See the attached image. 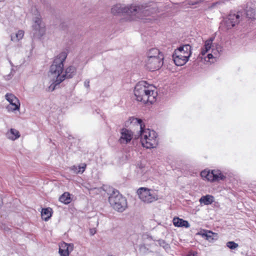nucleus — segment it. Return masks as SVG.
<instances>
[{"mask_svg": "<svg viewBox=\"0 0 256 256\" xmlns=\"http://www.w3.org/2000/svg\"><path fill=\"white\" fill-rule=\"evenodd\" d=\"M96 230L95 228L90 229V234L92 236L94 235L96 233Z\"/></svg>", "mask_w": 256, "mask_h": 256, "instance_id": "c9c22d12", "label": "nucleus"}, {"mask_svg": "<svg viewBox=\"0 0 256 256\" xmlns=\"http://www.w3.org/2000/svg\"><path fill=\"white\" fill-rule=\"evenodd\" d=\"M220 48V51L221 52V51H222V48ZM216 49H217V51H218V53H219V52H219V50H218L219 48H216Z\"/></svg>", "mask_w": 256, "mask_h": 256, "instance_id": "a19ab883", "label": "nucleus"}, {"mask_svg": "<svg viewBox=\"0 0 256 256\" xmlns=\"http://www.w3.org/2000/svg\"><path fill=\"white\" fill-rule=\"evenodd\" d=\"M214 201V197L211 195H206L200 198L199 202L200 204H204L205 205H208L212 204Z\"/></svg>", "mask_w": 256, "mask_h": 256, "instance_id": "4be33fe9", "label": "nucleus"}, {"mask_svg": "<svg viewBox=\"0 0 256 256\" xmlns=\"http://www.w3.org/2000/svg\"><path fill=\"white\" fill-rule=\"evenodd\" d=\"M129 124H133L140 126V130H142L144 129V125L143 124L142 120L138 118L134 117L130 118L128 120L127 122H126V125L128 126Z\"/></svg>", "mask_w": 256, "mask_h": 256, "instance_id": "f3484780", "label": "nucleus"}, {"mask_svg": "<svg viewBox=\"0 0 256 256\" xmlns=\"http://www.w3.org/2000/svg\"><path fill=\"white\" fill-rule=\"evenodd\" d=\"M84 86H85V87L88 88L90 86L89 85V81H85L84 83Z\"/></svg>", "mask_w": 256, "mask_h": 256, "instance_id": "4c0bfd02", "label": "nucleus"}, {"mask_svg": "<svg viewBox=\"0 0 256 256\" xmlns=\"http://www.w3.org/2000/svg\"><path fill=\"white\" fill-rule=\"evenodd\" d=\"M62 248H66L68 250V253L72 251L74 249V244H66L64 242L62 244Z\"/></svg>", "mask_w": 256, "mask_h": 256, "instance_id": "c756f323", "label": "nucleus"}, {"mask_svg": "<svg viewBox=\"0 0 256 256\" xmlns=\"http://www.w3.org/2000/svg\"><path fill=\"white\" fill-rule=\"evenodd\" d=\"M108 202L112 208L118 212H123L128 206L126 198L116 189H113L110 194Z\"/></svg>", "mask_w": 256, "mask_h": 256, "instance_id": "39448f33", "label": "nucleus"}, {"mask_svg": "<svg viewBox=\"0 0 256 256\" xmlns=\"http://www.w3.org/2000/svg\"><path fill=\"white\" fill-rule=\"evenodd\" d=\"M245 14L248 18L252 20L256 19V8L248 6V4L244 10Z\"/></svg>", "mask_w": 256, "mask_h": 256, "instance_id": "a211bd4d", "label": "nucleus"}, {"mask_svg": "<svg viewBox=\"0 0 256 256\" xmlns=\"http://www.w3.org/2000/svg\"><path fill=\"white\" fill-rule=\"evenodd\" d=\"M60 202L64 204H68L70 202V194L68 192H64L59 198Z\"/></svg>", "mask_w": 256, "mask_h": 256, "instance_id": "393cba45", "label": "nucleus"}, {"mask_svg": "<svg viewBox=\"0 0 256 256\" xmlns=\"http://www.w3.org/2000/svg\"><path fill=\"white\" fill-rule=\"evenodd\" d=\"M134 94L136 101L152 104L156 101L157 92L155 86L148 84L146 81H139L135 86Z\"/></svg>", "mask_w": 256, "mask_h": 256, "instance_id": "f03ea898", "label": "nucleus"}, {"mask_svg": "<svg viewBox=\"0 0 256 256\" xmlns=\"http://www.w3.org/2000/svg\"><path fill=\"white\" fill-rule=\"evenodd\" d=\"M198 253L196 252H190L186 256H197Z\"/></svg>", "mask_w": 256, "mask_h": 256, "instance_id": "f704fd0d", "label": "nucleus"}, {"mask_svg": "<svg viewBox=\"0 0 256 256\" xmlns=\"http://www.w3.org/2000/svg\"><path fill=\"white\" fill-rule=\"evenodd\" d=\"M141 143L146 148H155L158 144L157 134L153 130L144 129L140 131Z\"/></svg>", "mask_w": 256, "mask_h": 256, "instance_id": "423d86ee", "label": "nucleus"}, {"mask_svg": "<svg viewBox=\"0 0 256 256\" xmlns=\"http://www.w3.org/2000/svg\"><path fill=\"white\" fill-rule=\"evenodd\" d=\"M164 55H160L158 58H147L146 60V66L150 71L158 70L163 65Z\"/></svg>", "mask_w": 256, "mask_h": 256, "instance_id": "1a4fd4ad", "label": "nucleus"}, {"mask_svg": "<svg viewBox=\"0 0 256 256\" xmlns=\"http://www.w3.org/2000/svg\"><path fill=\"white\" fill-rule=\"evenodd\" d=\"M200 2H202L201 0H200V1H196V2H189V4L190 5H194V4H198Z\"/></svg>", "mask_w": 256, "mask_h": 256, "instance_id": "e433bc0d", "label": "nucleus"}, {"mask_svg": "<svg viewBox=\"0 0 256 256\" xmlns=\"http://www.w3.org/2000/svg\"><path fill=\"white\" fill-rule=\"evenodd\" d=\"M10 64L13 67L14 66H13V64H12V62H10Z\"/></svg>", "mask_w": 256, "mask_h": 256, "instance_id": "79ce46f5", "label": "nucleus"}, {"mask_svg": "<svg viewBox=\"0 0 256 256\" xmlns=\"http://www.w3.org/2000/svg\"><path fill=\"white\" fill-rule=\"evenodd\" d=\"M62 248H66L68 250V253L72 251L74 249V244H66L64 242L62 244Z\"/></svg>", "mask_w": 256, "mask_h": 256, "instance_id": "c85d7f7f", "label": "nucleus"}, {"mask_svg": "<svg viewBox=\"0 0 256 256\" xmlns=\"http://www.w3.org/2000/svg\"><path fill=\"white\" fill-rule=\"evenodd\" d=\"M70 169L72 170L76 174H78L80 173V172H81V170H78V166H72Z\"/></svg>", "mask_w": 256, "mask_h": 256, "instance_id": "2f4dec72", "label": "nucleus"}, {"mask_svg": "<svg viewBox=\"0 0 256 256\" xmlns=\"http://www.w3.org/2000/svg\"><path fill=\"white\" fill-rule=\"evenodd\" d=\"M24 36V31L19 30L16 33L10 35L11 40L15 42H18L20 40L22 39Z\"/></svg>", "mask_w": 256, "mask_h": 256, "instance_id": "b1692460", "label": "nucleus"}, {"mask_svg": "<svg viewBox=\"0 0 256 256\" xmlns=\"http://www.w3.org/2000/svg\"><path fill=\"white\" fill-rule=\"evenodd\" d=\"M59 254L61 256H69L68 250L66 248H62V244L60 246Z\"/></svg>", "mask_w": 256, "mask_h": 256, "instance_id": "bb28decb", "label": "nucleus"}, {"mask_svg": "<svg viewBox=\"0 0 256 256\" xmlns=\"http://www.w3.org/2000/svg\"><path fill=\"white\" fill-rule=\"evenodd\" d=\"M201 176L211 182L223 180L226 178V176L220 170H215L212 172L206 170L202 171L201 172Z\"/></svg>", "mask_w": 256, "mask_h": 256, "instance_id": "9b49d317", "label": "nucleus"}, {"mask_svg": "<svg viewBox=\"0 0 256 256\" xmlns=\"http://www.w3.org/2000/svg\"><path fill=\"white\" fill-rule=\"evenodd\" d=\"M62 81H46L44 86L46 92H51L59 88L60 84Z\"/></svg>", "mask_w": 256, "mask_h": 256, "instance_id": "2eb2a0df", "label": "nucleus"}, {"mask_svg": "<svg viewBox=\"0 0 256 256\" xmlns=\"http://www.w3.org/2000/svg\"><path fill=\"white\" fill-rule=\"evenodd\" d=\"M14 70L13 68H12V70H11V72H10V76L11 74H13L12 73L13 72H14Z\"/></svg>", "mask_w": 256, "mask_h": 256, "instance_id": "ea45409f", "label": "nucleus"}, {"mask_svg": "<svg viewBox=\"0 0 256 256\" xmlns=\"http://www.w3.org/2000/svg\"><path fill=\"white\" fill-rule=\"evenodd\" d=\"M173 224L175 226L189 228L190 225L187 220L178 218H174L173 219Z\"/></svg>", "mask_w": 256, "mask_h": 256, "instance_id": "6ab92c4d", "label": "nucleus"}, {"mask_svg": "<svg viewBox=\"0 0 256 256\" xmlns=\"http://www.w3.org/2000/svg\"><path fill=\"white\" fill-rule=\"evenodd\" d=\"M192 47L188 44H184L175 50L172 58L175 64L178 66L184 65L192 54Z\"/></svg>", "mask_w": 256, "mask_h": 256, "instance_id": "20e7f679", "label": "nucleus"}, {"mask_svg": "<svg viewBox=\"0 0 256 256\" xmlns=\"http://www.w3.org/2000/svg\"><path fill=\"white\" fill-rule=\"evenodd\" d=\"M6 100L10 102L6 108L9 112L18 110L20 108V102L18 99L13 94L7 93L5 95Z\"/></svg>", "mask_w": 256, "mask_h": 256, "instance_id": "9d476101", "label": "nucleus"}, {"mask_svg": "<svg viewBox=\"0 0 256 256\" xmlns=\"http://www.w3.org/2000/svg\"><path fill=\"white\" fill-rule=\"evenodd\" d=\"M239 18L240 16L238 14L230 12L220 22V28L223 31L232 28L238 24Z\"/></svg>", "mask_w": 256, "mask_h": 256, "instance_id": "6e6552de", "label": "nucleus"}, {"mask_svg": "<svg viewBox=\"0 0 256 256\" xmlns=\"http://www.w3.org/2000/svg\"><path fill=\"white\" fill-rule=\"evenodd\" d=\"M67 56L66 52H62L54 59L48 72V76L51 80H65L72 78L76 75V68L72 66L68 67L63 72L64 62Z\"/></svg>", "mask_w": 256, "mask_h": 256, "instance_id": "f257e3e1", "label": "nucleus"}, {"mask_svg": "<svg viewBox=\"0 0 256 256\" xmlns=\"http://www.w3.org/2000/svg\"><path fill=\"white\" fill-rule=\"evenodd\" d=\"M36 12L35 16L33 18L34 24H32L33 30L35 31L34 34H38L42 36L44 32V28L42 26V18L38 12L36 10H34Z\"/></svg>", "mask_w": 256, "mask_h": 256, "instance_id": "f8f14e48", "label": "nucleus"}, {"mask_svg": "<svg viewBox=\"0 0 256 256\" xmlns=\"http://www.w3.org/2000/svg\"><path fill=\"white\" fill-rule=\"evenodd\" d=\"M140 248V250L144 254H147L148 252H150V251L149 250L148 248H146V247L145 246H142Z\"/></svg>", "mask_w": 256, "mask_h": 256, "instance_id": "473e14b6", "label": "nucleus"}, {"mask_svg": "<svg viewBox=\"0 0 256 256\" xmlns=\"http://www.w3.org/2000/svg\"><path fill=\"white\" fill-rule=\"evenodd\" d=\"M207 58H208V60H210V59L213 58L214 56L212 54H208L207 56Z\"/></svg>", "mask_w": 256, "mask_h": 256, "instance_id": "58836bf2", "label": "nucleus"}, {"mask_svg": "<svg viewBox=\"0 0 256 256\" xmlns=\"http://www.w3.org/2000/svg\"><path fill=\"white\" fill-rule=\"evenodd\" d=\"M214 40V38H210L205 42L204 46L201 48L200 54L202 56H204L210 50Z\"/></svg>", "mask_w": 256, "mask_h": 256, "instance_id": "aec40b11", "label": "nucleus"}, {"mask_svg": "<svg viewBox=\"0 0 256 256\" xmlns=\"http://www.w3.org/2000/svg\"><path fill=\"white\" fill-rule=\"evenodd\" d=\"M223 3H224V2L222 1H218V2H214V3H213L212 4V8H214V7L216 6L218 4H223Z\"/></svg>", "mask_w": 256, "mask_h": 256, "instance_id": "72a5a7b5", "label": "nucleus"}, {"mask_svg": "<svg viewBox=\"0 0 256 256\" xmlns=\"http://www.w3.org/2000/svg\"><path fill=\"white\" fill-rule=\"evenodd\" d=\"M6 138L12 140H15L20 136V132L15 128H10L6 134Z\"/></svg>", "mask_w": 256, "mask_h": 256, "instance_id": "dca6fc26", "label": "nucleus"}, {"mask_svg": "<svg viewBox=\"0 0 256 256\" xmlns=\"http://www.w3.org/2000/svg\"><path fill=\"white\" fill-rule=\"evenodd\" d=\"M147 55V58H158L160 55H163V54L158 48H152L148 50Z\"/></svg>", "mask_w": 256, "mask_h": 256, "instance_id": "5701e85b", "label": "nucleus"}, {"mask_svg": "<svg viewBox=\"0 0 256 256\" xmlns=\"http://www.w3.org/2000/svg\"><path fill=\"white\" fill-rule=\"evenodd\" d=\"M86 166V164H82L78 166V170H81V172H80V174H82L84 172L85 170Z\"/></svg>", "mask_w": 256, "mask_h": 256, "instance_id": "7c9ffc66", "label": "nucleus"}, {"mask_svg": "<svg viewBox=\"0 0 256 256\" xmlns=\"http://www.w3.org/2000/svg\"><path fill=\"white\" fill-rule=\"evenodd\" d=\"M137 194L139 198L146 203H151L158 199V195L154 190L146 188H138Z\"/></svg>", "mask_w": 256, "mask_h": 256, "instance_id": "0eeeda50", "label": "nucleus"}, {"mask_svg": "<svg viewBox=\"0 0 256 256\" xmlns=\"http://www.w3.org/2000/svg\"><path fill=\"white\" fill-rule=\"evenodd\" d=\"M226 246L231 250H234L238 247V244L234 242L230 241L226 243Z\"/></svg>", "mask_w": 256, "mask_h": 256, "instance_id": "cd10ccee", "label": "nucleus"}, {"mask_svg": "<svg viewBox=\"0 0 256 256\" xmlns=\"http://www.w3.org/2000/svg\"><path fill=\"white\" fill-rule=\"evenodd\" d=\"M109 256H114V255H110Z\"/></svg>", "mask_w": 256, "mask_h": 256, "instance_id": "37998d69", "label": "nucleus"}, {"mask_svg": "<svg viewBox=\"0 0 256 256\" xmlns=\"http://www.w3.org/2000/svg\"><path fill=\"white\" fill-rule=\"evenodd\" d=\"M132 138V132L126 128H123L121 130L120 136L118 140V142L122 144H126L130 142Z\"/></svg>", "mask_w": 256, "mask_h": 256, "instance_id": "ddd939ff", "label": "nucleus"}, {"mask_svg": "<svg viewBox=\"0 0 256 256\" xmlns=\"http://www.w3.org/2000/svg\"><path fill=\"white\" fill-rule=\"evenodd\" d=\"M146 5L132 4L126 6H122L120 4L114 6L111 10L112 13L114 15L121 14H126L129 15L140 16L142 14H147L148 9Z\"/></svg>", "mask_w": 256, "mask_h": 256, "instance_id": "7ed1b4c3", "label": "nucleus"}, {"mask_svg": "<svg viewBox=\"0 0 256 256\" xmlns=\"http://www.w3.org/2000/svg\"><path fill=\"white\" fill-rule=\"evenodd\" d=\"M197 234L201 236L203 238L209 242H212L218 239V234L210 230H202L197 233Z\"/></svg>", "mask_w": 256, "mask_h": 256, "instance_id": "4468645a", "label": "nucleus"}, {"mask_svg": "<svg viewBox=\"0 0 256 256\" xmlns=\"http://www.w3.org/2000/svg\"><path fill=\"white\" fill-rule=\"evenodd\" d=\"M158 242V245L164 248L166 250H169L170 246L169 244L166 243L165 240L160 239L156 241Z\"/></svg>", "mask_w": 256, "mask_h": 256, "instance_id": "a878e982", "label": "nucleus"}, {"mask_svg": "<svg viewBox=\"0 0 256 256\" xmlns=\"http://www.w3.org/2000/svg\"><path fill=\"white\" fill-rule=\"evenodd\" d=\"M52 209L50 208H42L41 212L42 218L45 221L48 220L52 216Z\"/></svg>", "mask_w": 256, "mask_h": 256, "instance_id": "412c9836", "label": "nucleus"}]
</instances>
